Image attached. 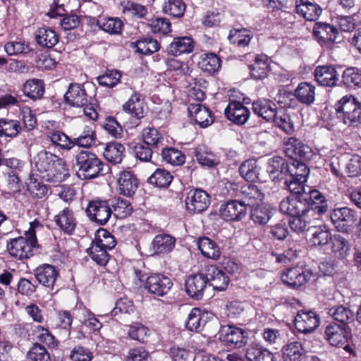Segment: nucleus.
<instances>
[{
    "mask_svg": "<svg viewBox=\"0 0 361 361\" xmlns=\"http://www.w3.org/2000/svg\"><path fill=\"white\" fill-rule=\"evenodd\" d=\"M218 336L219 341L229 348H240L245 343V331L234 326H221Z\"/></svg>",
    "mask_w": 361,
    "mask_h": 361,
    "instance_id": "nucleus-11",
    "label": "nucleus"
},
{
    "mask_svg": "<svg viewBox=\"0 0 361 361\" xmlns=\"http://www.w3.org/2000/svg\"><path fill=\"white\" fill-rule=\"evenodd\" d=\"M207 283L205 274L199 273L190 275L185 282V291L190 298L200 300L203 296Z\"/></svg>",
    "mask_w": 361,
    "mask_h": 361,
    "instance_id": "nucleus-18",
    "label": "nucleus"
},
{
    "mask_svg": "<svg viewBox=\"0 0 361 361\" xmlns=\"http://www.w3.org/2000/svg\"><path fill=\"white\" fill-rule=\"evenodd\" d=\"M118 184L120 194L126 197H131L135 193L139 185V181L132 171H123L119 174Z\"/></svg>",
    "mask_w": 361,
    "mask_h": 361,
    "instance_id": "nucleus-23",
    "label": "nucleus"
},
{
    "mask_svg": "<svg viewBox=\"0 0 361 361\" xmlns=\"http://www.w3.org/2000/svg\"><path fill=\"white\" fill-rule=\"evenodd\" d=\"M125 147L118 142H109L104 152V158L114 164H119L124 157Z\"/></svg>",
    "mask_w": 361,
    "mask_h": 361,
    "instance_id": "nucleus-45",
    "label": "nucleus"
},
{
    "mask_svg": "<svg viewBox=\"0 0 361 361\" xmlns=\"http://www.w3.org/2000/svg\"><path fill=\"white\" fill-rule=\"evenodd\" d=\"M111 215L116 219H125L133 212V207L127 200L118 197L110 201Z\"/></svg>",
    "mask_w": 361,
    "mask_h": 361,
    "instance_id": "nucleus-42",
    "label": "nucleus"
},
{
    "mask_svg": "<svg viewBox=\"0 0 361 361\" xmlns=\"http://www.w3.org/2000/svg\"><path fill=\"white\" fill-rule=\"evenodd\" d=\"M324 334L326 339L330 345L338 348H343L350 353L353 351L350 346L348 344L347 327L336 323H330L326 326Z\"/></svg>",
    "mask_w": 361,
    "mask_h": 361,
    "instance_id": "nucleus-7",
    "label": "nucleus"
},
{
    "mask_svg": "<svg viewBox=\"0 0 361 361\" xmlns=\"http://www.w3.org/2000/svg\"><path fill=\"white\" fill-rule=\"evenodd\" d=\"M342 81L347 87H361V71L355 67L346 68L343 73Z\"/></svg>",
    "mask_w": 361,
    "mask_h": 361,
    "instance_id": "nucleus-55",
    "label": "nucleus"
},
{
    "mask_svg": "<svg viewBox=\"0 0 361 361\" xmlns=\"http://www.w3.org/2000/svg\"><path fill=\"white\" fill-rule=\"evenodd\" d=\"M221 59L214 53H207L201 56L198 62L199 68L204 72L214 73L221 67Z\"/></svg>",
    "mask_w": 361,
    "mask_h": 361,
    "instance_id": "nucleus-46",
    "label": "nucleus"
},
{
    "mask_svg": "<svg viewBox=\"0 0 361 361\" xmlns=\"http://www.w3.org/2000/svg\"><path fill=\"white\" fill-rule=\"evenodd\" d=\"M96 25L104 31L110 34H119L123 27V23L118 18L100 17Z\"/></svg>",
    "mask_w": 361,
    "mask_h": 361,
    "instance_id": "nucleus-50",
    "label": "nucleus"
},
{
    "mask_svg": "<svg viewBox=\"0 0 361 361\" xmlns=\"http://www.w3.org/2000/svg\"><path fill=\"white\" fill-rule=\"evenodd\" d=\"M75 158L77 175L82 180L94 179L106 173L105 164L91 151L80 150Z\"/></svg>",
    "mask_w": 361,
    "mask_h": 361,
    "instance_id": "nucleus-2",
    "label": "nucleus"
},
{
    "mask_svg": "<svg viewBox=\"0 0 361 361\" xmlns=\"http://www.w3.org/2000/svg\"><path fill=\"white\" fill-rule=\"evenodd\" d=\"M142 142L152 147L158 149L162 144L164 137L161 135L157 129L152 127L145 128L142 130Z\"/></svg>",
    "mask_w": 361,
    "mask_h": 361,
    "instance_id": "nucleus-59",
    "label": "nucleus"
},
{
    "mask_svg": "<svg viewBox=\"0 0 361 361\" xmlns=\"http://www.w3.org/2000/svg\"><path fill=\"white\" fill-rule=\"evenodd\" d=\"M337 118L349 126L361 123V105L353 97H343L335 106Z\"/></svg>",
    "mask_w": 361,
    "mask_h": 361,
    "instance_id": "nucleus-4",
    "label": "nucleus"
},
{
    "mask_svg": "<svg viewBox=\"0 0 361 361\" xmlns=\"http://www.w3.org/2000/svg\"><path fill=\"white\" fill-rule=\"evenodd\" d=\"M85 212L88 218L99 225H104L111 215L110 201L95 200L89 202Z\"/></svg>",
    "mask_w": 361,
    "mask_h": 361,
    "instance_id": "nucleus-6",
    "label": "nucleus"
},
{
    "mask_svg": "<svg viewBox=\"0 0 361 361\" xmlns=\"http://www.w3.org/2000/svg\"><path fill=\"white\" fill-rule=\"evenodd\" d=\"M140 97V94L134 93L123 105V110L137 119L144 117V102Z\"/></svg>",
    "mask_w": 361,
    "mask_h": 361,
    "instance_id": "nucleus-38",
    "label": "nucleus"
},
{
    "mask_svg": "<svg viewBox=\"0 0 361 361\" xmlns=\"http://www.w3.org/2000/svg\"><path fill=\"white\" fill-rule=\"evenodd\" d=\"M121 78V73L117 70H106V71L97 78L99 85L112 88L115 87Z\"/></svg>",
    "mask_w": 361,
    "mask_h": 361,
    "instance_id": "nucleus-63",
    "label": "nucleus"
},
{
    "mask_svg": "<svg viewBox=\"0 0 361 361\" xmlns=\"http://www.w3.org/2000/svg\"><path fill=\"white\" fill-rule=\"evenodd\" d=\"M205 271L207 282L214 290L221 291L227 288L229 277L222 269L215 265H209L206 267Z\"/></svg>",
    "mask_w": 361,
    "mask_h": 361,
    "instance_id": "nucleus-22",
    "label": "nucleus"
},
{
    "mask_svg": "<svg viewBox=\"0 0 361 361\" xmlns=\"http://www.w3.org/2000/svg\"><path fill=\"white\" fill-rule=\"evenodd\" d=\"M173 177L171 173L164 169H157L149 178L148 181L159 188H167L171 184Z\"/></svg>",
    "mask_w": 361,
    "mask_h": 361,
    "instance_id": "nucleus-56",
    "label": "nucleus"
},
{
    "mask_svg": "<svg viewBox=\"0 0 361 361\" xmlns=\"http://www.w3.org/2000/svg\"><path fill=\"white\" fill-rule=\"evenodd\" d=\"M49 170L47 171L43 180L57 184L64 181L69 177V171L66 166L65 161L55 154Z\"/></svg>",
    "mask_w": 361,
    "mask_h": 361,
    "instance_id": "nucleus-12",
    "label": "nucleus"
},
{
    "mask_svg": "<svg viewBox=\"0 0 361 361\" xmlns=\"http://www.w3.org/2000/svg\"><path fill=\"white\" fill-rule=\"evenodd\" d=\"M122 11L124 15L133 19L145 18L148 14L145 6L130 1L123 5Z\"/></svg>",
    "mask_w": 361,
    "mask_h": 361,
    "instance_id": "nucleus-52",
    "label": "nucleus"
},
{
    "mask_svg": "<svg viewBox=\"0 0 361 361\" xmlns=\"http://www.w3.org/2000/svg\"><path fill=\"white\" fill-rule=\"evenodd\" d=\"M185 202L189 213L200 214L209 207L210 197L202 189H192L188 192Z\"/></svg>",
    "mask_w": 361,
    "mask_h": 361,
    "instance_id": "nucleus-9",
    "label": "nucleus"
},
{
    "mask_svg": "<svg viewBox=\"0 0 361 361\" xmlns=\"http://www.w3.org/2000/svg\"><path fill=\"white\" fill-rule=\"evenodd\" d=\"M92 243L106 250L113 249L116 245L114 236L104 228H100L97 231Z\"/></svg>",
    "mask_w": 361,
    "mask_h": 361,
    "instance_id": "nucleus-53",
    "label": "nucleus"
},
{
    "mask_svg": "<svg viewBox=\"0 0 361 361\" xmlns=\"http://www.w3.org/2000/svg\"><path fill=\"white\" fill-rule=\"evenodd\" d=\"M43 226L37 220L30 224V228L25 231V237L11 239L7 244L9 254L19 260L27 259L33 255V248L37 246L35 229Z\"/></svg>",
    "mask_w": 361,
    "mask_h": 361,
    "instance_id": "nucleus-1",
    "label": "nucleus"
},
{
    "mask_svg": "<svg viewBox=\"0 0 361 361\" xmlns=\"http://www.w3.org/2000/svg\"><path fill=\"white\" fill-rule=\"evenodd\" d=\"M306 195L286 197L280 202V211L290 216H307L311 206L306 201Z\"/></svg>",
    "mask_w": 361,
    "mask_h": 361,
    "instance_id": "nucleus-5",
    "label": "nucleus"
},
{
    "mask_svg": "<svg viewBox=\"0 0 361 361\" xmlns=\"http://www.w3.org/2000/svg\"><path fill=\"white\" fill-rule=\"evenodd\" d=\"M269 59L267 55L257 54L253 63L249 66L250 77L254 80H262L267 78L269 68Z\"/></svg>",
    "mask_w": 361,
    "mask_h": 361,
    "instance_id": "nucleus-29",
    "label": "nucleus"
},
{
    "mask_svg": "<svg viewBox=\"0 0 361 361\" xmlns=\"http://www.w3.org/2000/svg\"><path fill=\"white\" fill-rule=\"evenodd\" d=\"M302 356L303 348L299 342H290L282 348L283 361H302Z\"/></svg>",
    "mask_w": 361,
    "mask_h": 361,
    "instance_id": "nucleus-48",
    "label": "nucleus"
},
{
    "mask_svg": "<svg viewBox=\"0 0 361 361\" xmlns=\"http://www.w3.org/2000/svg\"><path fill=\"white\" fill-rule=\"evenodd\" d=\"M197 245L199 250L204 257L213 259H217L220 257L221 252L219 247L209 238H200Z\"/></svg>",
    "mask_w": 361,
    "mask_h": 361,
    "instance_id": "nucleus-43",
    "label": "nucleus"
},
{
    "mask_svg": "<svg viewBox=\"0 0 361 361\" xmlns=\"http://www.w3.org/2000/svg\"><path fill=\"white\" fill-rule=\"evenodd\" d=\"M241 200L247 207H252L262 202L264 194L255 185L248 183L240 188Z\"/></svg>",
    "mask_w": 361,
    "mask_h": 361,
    "instance_id": "nucleus-28",
    "label": "nucleus"
},
{
    "mask_svg": "<svg viewBox=\"0 0 361 361\" xmlns=\"http://www.w3.org/2000/svg\"><path fill=\"white\" fill-rule=\"evenodd\" d=\"M294 96L300 102L310 105L315 99V87L307 82H301L295 90Z\"/></svg>",
    "mask_w": 361,
    "mask_h": 361,
    "instance_id": "nucleus-41",
    "label": "nucleus"
},
{
    "mask_svg": "<svg viewBox=\"0 0 361 361\" xmlns=\"http://www.w3.org/2000/svg\"><path fill=\"white\" fill-rule=\"evenodd\" d=\"M35 37L37 44L43 48H53L59 41V36L55 30L47 26L38 28Z\"/></svg>",
    "mask_w": 361,
    "mask_h": 361,
    "instance_id": "nucleus-30",
    "label": "nucleus"
},
{
    "mask_svg": "<svg viewBox=\"0 0 361 361\" xmlns=\"http://www.w3.org/2000/svg\"><path fill=\"white\" fill-rule=\"evenodd\" d=\"M331 250L338 258H345L350 250L348 241L339 234L332 235L330 240Z\"/></svg>",
    "mask_w": 361,
    "mask_h": 361,
    "instance_id": "nucleus-51",
    "label": "nucleus"
},
{
    "mask_svg": "<svg viewBox=\"0 0 361 361\" xmlns=\"http://www.w3.org/2000/svg\"><path fill=\"white\" fill-rule=\"evenodd\" d=\"M86 252L92 259L99 266H105L109 261L110 255L107 250L92 243Z\"/></svg>",
    "mask_w": 361,
    "mask_h": 361,
    "instance_id": "nucleus-58",
    "label": "nucleus"
},
{
    "mask_svg": "<svg viewBox=\"0 0 361 361\" xmlns=\"http://www.w3.org/2000/svg\"><path fill=\"white\" fill-rule=\"evenodd\" d=\"M327 314L341 326L347 325L354 321V312L350 307L344 305H335L328 310Z\"/></svg>",
    "mask_w": 361,
    "mask_h": 361,
    "instance_id": "nucleus-35",
    "label": "nucleus"
},
{
    "mask_svg": "<svg viewBox=\"0 0 361 361\" xmlns=\"http://www.w3.org/2000/svg\"><path fill=\"white\" fill-rule=\"evenodd\" d=\"M306 201L310 204V212H316L323 214L326 212L328 203L326 197L317 190H312L306 192Z\"/></svg>",
    "mask_w": 361,
    "mask_h": 361,
    "instance_id": "nucleus-32",
    "label": "nucleus"
},
{
    "mask_svg": "<svg viewBox=\"0 0 361 361\" xmlns=\"http://www.w3.org/2000/svg\"><path fill=\"white\" fill-rule=\"evenodd\" d=\"M194 42L191 37H175L173 42L167 47V52L171 56H178L185 53H190L193 51Z\"/></svg>",
    "mask_w": 361,
    "mask_h": 361,
    "instance_id": "nucleus-34",
    "label": "nucleus"
},
{
    "mask_svg": "<svg viewBox=\"0 0 361 361\" xmlns=\"http://www.w3.org/2000/svg\"><path fill=\"white\" fill-rule=\"evenodd\" d=\"M21 130L20 122L17 120L0 118V137H16Z\"/></svg>",
    "mask_w": 361,
    "mask_h": 361,
    "instance_id": "nucleus-49",
    "label": "nucleus"
},
{
    "mask_svg": "<svg viewBox=\"0 0 361 361\" xmlns=\"http://www.w3.org/2000/svg\"><path fill=\"white\" fill-rule=\"evenodd\" d=\"M272 216V211L267 205H259L258 204L256 207H252L250 210V218L256 224H267Z\"/></svg>",
    "mask_w": 361,
    "mask_h": 361,
    "instance_id": "nucleus-47",
    "label": "nucleus"
},
{
    "mask_svg": "<svg viewBox=\"0 0 361 361\" xmlns=\"http://www.w3.org/2000/svg\"><path fill=\"white\" fill-rule=\"evenodd\" d=\"M259 170L260 168L255 159L245 161L239 168L240 176L248 182H254L259 179Z\"/></svg>",
    "mask_w": 361,
    "mask_h": 361,
    "instance_id": "nucleus-44",
    "label": "nucleus"
},
{
    "mask_svg": "<svg viewBox=\"0 0 361 361\" xmlns=\"http://www.w3.org/2000/svg\"><path fill=\"white\" fill-rule=\"evenodd\" d=\"M284 152L286 156L291 158L293 161L298 160V159L308 160L312 156L311 148L301 140L293 137L288 140Z\"/></svg>",
    "mask_w": 361,
    "mask_h": 361,
    "instance_id": "nucleus-13",
    "label": "nucleus"
},
{
    "mask_svg": "<svg viewBox=\"0 0 361 361\" xmlns=\"http://www.w3.org/2000/svg\"><path fill=\"white\" fill-rule=\"evenodd\" d=\"M247 361H274V354L257 343L250 344L245 350Z\"/></svg>",
    "mask_w": 361,
    "mask_h": 361,
    "instance_id": "nucleus-33",
    "label": "nucleus"
},
{
    "mask_svg": "<svg viewBox=\"0 0 361 361\" xmlns=\"http://www.w3.org/2000/svg\"><path fill=\"white\" fill-rule=\"evenodd\" d=\"M44 91L43 80L36 78L27 80L23 87V94L33 101L41 99Z\"/></svg>",
    "mask_w": 361,
    "mask_h": 361,
    "instance_id": "nucleus-36",
    "label": "nucleus"
},
{
    "mask_svg": "<svg viewBox=\"0 0 361 361\" xmlns=\"http://www.w3.org/2000/svg\"><path fill=\"white\" fill-rule=\"evenodd\" d=\"M55 159V154L47 150L39 152L33 158L34 169L32 173L39 176L42 180L51 165V163Z\"/></svg>",
    "mask_w": 361,
    "mask_h": 361,
    "instance_id": "nucleus-26",
    "label": "nucleus"
},
{
    "mask_svg": "<svg viewBox=\"0 0 361 361\" xmlns=\"http://www.w3.org/2000/svg\"><path fill=\"white\" fill-rule=\"evenodd\" d=\"M307 231L310 235V240L314 246L323 247L330 242L332 237L331 230L326 224L310 226Z\"/></svg>",
    "mask_w": 361,
    "mask_h": 361,
    "instance_id": "nucleus-27",
    "label": "nucleus"
},
{
    "mask_svg": "<svg viewBox=\"0 0 361 361\" xmlns=\"http://www.w3.org/2000/svg\"><path fill=\"white\" fill-rule=\"evenodd\" d=\"M313 34L320 44L341 41L338 30L329 23H316L313 27Z\"/></svg>",
    "mask_w": 361,
    "mask_h": 361,
    "instance_id": "nucleus-19",
    "label": "nucleus"
},
{
    "mask_svg": "<svg viewBox=\"0 0 361 361\" xmlns=\"http://www.w3.org/2000/svg\"><path fill=\"white\" fill-rule=\"evenodd\" d=\"M64 101L73 107L81 108L86 105L88 99L84 85L80 83H71L64 94Z\"/></svg>",
    "mask_w": 361,
    "mask_h": 361,
    "instance_id": "nucleus-15",
    "label": "nucleus"
},
{
    "mask_svg": "<svg viewBox=\"0 0 361 361\" xmlns=\"http://www.w3.org/2000/svg\"><path fill=\"white\" fill-rule=\"evenodd\" d=\"M35 279L43 286L54 289L56 281L59 276L56 268L49 264H42L33 270Z\"/></svg>",
    "mask_w": 361,
    "mask_h": 361,
    "instance_id": "nucleus-14",
    "label": "nucleus"
},
{
    "mask_svg": "<svg viewBox=\"0 0 361 361\" xmlns=\"http://www.w3.org/2000/svg\"><path fill=\"white\" fill-rule=\"evenodd\" d=\"M136 51L142 54H152L160 49V44L157 39L152 37H145L138 39L135 43Z\"/></svg>",
    "mask_w": 361,
    "mask_h": 361,
    "instance_id": "nucleus-57",
    "label": "nucleus"
},
{
    "mask_svg": "<svg viewBox=\"0 0 361 361\" xmlns=\"http://www.w3.org/2000/svg\"><path fill=\"white\" fill-rule=\"evenodd\" d=\"M331 221L337 231L349 233L360 219L358 212L348 207H335L330 212Z\"/></svg>",
    "mask_w": 361,
    "mask_h": 361,
    "instance_id": "nucleus-3",
    "label": "nucleus"
},
{
    "mask_svg": "<svg viewBox=\"0 0 361 361\" xmlns=\"http://www.w3.org/2000/svg\"><path fill=\"white\" fill-rule=\"evenodd\" d=\"M207 323L206 314L199 308H193L188 314L185 327L195 332L201 331Z\"/></svg>",
    "mask_w": 361,
    "mask_h": 361,
    "instance_id": "nucleus-40",
    "label": "nucleus"
},
{
    "mask_svg": "<svg viewBox=\"0 0 361 361\" xmlns=\"http://www.w3.org/2000/svg\"><path fill=\"white\" fill-rule=\"evenodd\" d=\"M252 37L253 35L251 31L243 28L231 30L228 36V39L231 43L235 44L238 47H245L249 44Z\"/></svg>",
    "mask_w": 361,
    "mask_h": 361,
    "instance_id": "nucleus-54",
    "label": "nucleus"
},
{
    "mask_svg": "<svg viewBox=\"0 0 361 361\" xmlns=\"http://www.w3.org/2000/svg\"><path fill=\"white\" fill-rule=\"evenodd\" d=\"M312 276L310 269L298 266L288 269L282 274L281 280L290 288H298L309 281Z\"/></svg>",
    "mask_w": 361,
    "mask_h": 361,
    "instance_id": "nucleus-10",
    "label": "nucleus"
},
{
    "mask_svg": "<svg viewBox=\"0 0 361 361\" xmlns=\"http://www.w3.org/2000/svg\"><path fill=\"white\" fill-rule=\"evenodd\" d=\"M162 159L167 163L174 166H180L185 162L183 154L173 147H166L161 150Z\"/></svg>",
    "mask_w": 361,
    "mask_h": 361,
    "instance_id": "nucleus-64",
    "label": "nucleus"
},
{
    "mask_svg": "<svg viewBox=\"0 0 361 361\" xmlns=\"http://www.w3.org/2000/svg\"><path fill=\"white\" fill-rule=\"evenodd\" d=\"M295 11L307 20L314 21L321 15L322 9L317 4L301 0L300 3L296 5Z\"/></svg>",
    "mask_w": 361,
    "mask_h": 361,
    "instance_id": "nucleus-37",
    "label": "nucleus"
},
{
    "mask_svg": "<svg viewBox=\"0 0 361 361\" xmlns=\"http://www.w3.org/2000/svg\"><path fill=\"white\" fill-rule=\"evenodd\" d=\"M295 329L300 333L307 334L315 330L319 324V318L312 311H300L294 320Z\"/></svg>",
    "mask_w": 361,
    "mask_h": 361,
    "instance_id": "nucleus-16",
    "label": "nucleus"
},
{
    "mask_svg": "<svg viewBox=\"0 0 361 361\" xmlns=\"http://www.w3.org/2000/svg\"><path fill=\"white\" fill-rule=\"evenodd\" d=\"M252 110L255 114L267 121L274 119L277 113L276 104L269 99L255 101L252 103Z\"/></svg>",
    "mask_w": 361,
    "mask_h": 361,
    "instance_id": "nucleus-31",
    "label": "nucleus"
},
{
    "mask_svg": "<svg viewBox=\"0 0 361 361\" xmlns=\"http://www.w3.org/2000/svg\"><path fill=\"white\" fill-rule=\"evenodd\" d=\"M29 361H51L47 350L39 343H35L27 353Z\"/></svg>",
    "mask_w": 361,
    "mask_h": 361,
    "instance_id": "nucleus-61",
    "label": "nucleus"
},
{
    "mask_svg": "<svg viewBox=\"0 0 361 361\" xmlns=\"http://www.w3.org/2000/svg\"><path fill=\"white\" fill-rule=\"evenodd\" d=\"M56 225L68 235H71L75 231L77 221L73 212L68 207L64 208L54 216Z\"/></svg>",
    "mask_w": 361,
    "mask_h": 361,
    "instance_id": "nucleus-25",
    "label": "nucleus"
},
{
    "mask_svg": "<svg viewBox=\"0 0 361 361\" xmlns=\"http://www.w3.org/2000/svg\"><path fill=\"white\" fill-rule=\"evenodd\" d=\"M173 286L170 278L161 274H152L148 276L144 284V288L152 295L162 297L166 295Z\"/></svg>",
    "mask_w": 361,
    "mask_h": 361,
    "instance_id": "nucleus-8",
    "label": "nucleus"
},
{
    "mask_svg": "<svg viewBox=\"0 0 361 361\" xmlns=\"http://www.w3.org/2000/svg\"><path fill=\"white\" fill-rule=\"evenodd\" d=\"M288 170L289 163L281 157L276 156L268 161L267 171L273 180H285L288 176Z\"/></svg>",
    "mask_w": 361,
    "mask_h": 361,
    "instance_id": "nucleus-20",
    "label": "nucleus"
},
{
    "mask_svg": "<svg viewBox=\"0 0 361 361\" xmlns=\"http://www.w3.org/2000/svg\"><path fill=\"white\" fill-rule=\"evenodd\" d=\"M175 244L176 239L168 234L157 235L152 243L154 253L157 255L170 252Z\"/></svg>",
    "mask_w": 361,
    "mask_h": 361,
    "instance_id": "nucleus-39",
    "label": "nucleus"
},
{
    "mask_svg": "<svg viewBox=\"0 0 361 361\" xmlns=\"http://www.w3.org/2000/svg\"><path fill=\"white\" fill-rule=\"evenodd\" d=\"M157 149L147 145L145 142L137 143L133 148V153L137 159L143 162H149L152 159V154Z\"/></svg>",
    "mask_w": 361,
    "mask_h": 361,
    "instance_id": "nucleus-62",
    "label": "nucleus"
},
{
    "mask_svg": "<svg viewBox=\"0 0 361 361\" xmlns=\"http://www.w3.org/2000/svg\"><path fill=\"white\" fill-rule=\"evenodd\" d=\"M224 114L229 121L243 125L249 118L250 112L240 102L231 101L225 109Z\"/></svg>",
    "mask_w": 361,
    "mask_h": 361,
    "instance_id": "nucleus-21",
    "label": "nucleus"
},
{
    "mask_svg": "<svg viewBox=\"0 0 361 361\" xmlns=\"http://www.w3.org/2000/svg\"><path fill=\"white\" fill-rule=\"evenodd\" d=\"M185 8L183 0H164L163 11L166 14L180 18L183 16Z\"/></svg>",
    "mask_w": 361,
    "mask_h": 361,
    "instance_id": "nucleus-60",
    "label": "nucleus"
},
{
    "mask_svg": "<svg viewBox=\"0 0 361 361\" xmlns=\"http://www.w3.org/2000/svg\"><path fill=\"white\" fill-rule=\"evenodd\" d=\"M247 206L242 200H231L223 204L220 212L226 221H240L247 214Z\"/></svg>",
    "mask_w": 361,
    "mask_h": 361,
    "instance_id": "nucleus-17",
    "label": "nucleus"
},
{
    "mask_svg": "<svg viewBox=\"0 0 361 361\" xmlns=\"http://www.w3.org/2000/svg\"><path fill=\"white\" fill-rule=\"evenodd\" d=\"M317 82L322 86H335L338 80V74L333 66H321L314 70Z\"/></svg>",
    "mask_w": 361,
    "mask_h": 361,
    "instance_id": "nucleus-24",
    "label": "nucleus"
}]
</instances>
